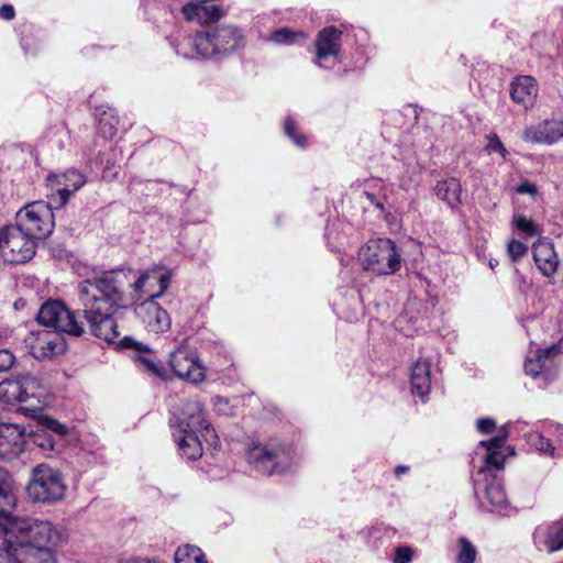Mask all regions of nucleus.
<instances>
[{
  "label": "nucleus",
  "mask_w": 563,
  "mask_h": 563,
  "mask_svg": "<svg viewBox=\"0 0 563 563\" xmlns=\"http://www.w3.org/2000/svg\"><path fill=\"white\" fill-rule=\"evenodd\" d=\"M169 365L177 377L191 384L201 383L206 377L205 367L188 345H180L170 352Z\"/></svg>",
  "instance_id": "17"
},
{
  "label": "nucleus",
  "mask_w": 563,
  "mask_h": 563,
  "mask_svg": "<svg viewBox=\"0 0 563 563\" xmlns=\"http://www.w3.org/2000/svg\"><path fill=\"white\" fill-rule=\"evenodd\" d=\"M151 280L158 284L159 290L157 292L145 291L148 294V298L136 307L135 312L150 332L163 333L170 329L172 321L168 312L156 302V299L168 289L170 274H158L156 269L147 271L141 274L133 284L134 290L136 292L144 291Z\"/></svg>",
  "instance_id": "6"
},
{
  "label": "nucleus",
  "mask_w": 563,
  "mask_h": 563,
  "mask_svg": "<svg viewBox=\"0 0 563 563\" xmlns=\"http://www.w3.org/2000/svg\"><path fill=\"white\" fill-rule=\"evenodd\" d=\"M15 504L11 477L5 470L0 468V529L12 519L11 511Z\"/></svg>",
  "instance_id": "27"
},
{
  "label": "nucleus",
  "mask_w": 563,
  "mask_h": 563,
  "mask_svg": "<svg viewBox=\"0 0 563 563\" xmlns=\"http://www.w3.org/2000/svg\"><path fill=\"white\" fill-rule=\"evenodd\" d=\"M514 225L527 236H534L540 233L538 225L532 220L523 216H516L514 218Z\"/></svg>",
  "instance_id": "35"
},
{
  "label": "nucleus",
  "mask_w": 563,
  "mask_h": 563,
  "mask_svg": "<svg viewBox=\"0 0 563 563\" xmlns=\"http://www.w3.org/2000/svg\"><path fill=\"white\" fill-rule=\"evenodd\" d=\"M523 139L534 144L552 145L563 139V120H545L528 126Z\"/></svg>",
  "instance_id": "20"
},
{
  "label": "nucleus",
  "mask_w": 563,
  "mask_h": 563,
  "mask_svg": "<svg viewBox=\"0 0 563 563\" xmlns=\"http://www.w3.org/2000/svg\"><path fill=\"white\" fill-rule=\"evenodd\" d=\"M211 0H194L185 4L181 9L187 21H197L201 25L210 24L220 20L224 11L217 4L210 3Z\"/></svg>",
  "instance_id": "21"
},
{
  "label": "nucleus",
  "mask_w": 563,
  "mask_h": 563,
  "mask_svg": "<svg viewBox=\"0 0 563 563\" xmlns=\"http://www.w3.org/2000/svg\"><path fill=\"white\" fill-rule=\"evenodd\" d=\"M533 541L539 550L554 553L563 549V519L551 525L539 526L533 532Z\"/></svg>",
  "instance_id": "22"
},
{
  "label": "nucleus",
  "mask_w": 563,
  "mask_h": 563,
  "mask_svg": "<svg viewBox=\"0 0 563 563\" xmlns=\"http://www.w3.org/2000/svg\"><path fill=\"white\" fill-rule=\"evenodd\" d=\"M155 563H161V562H158L157 560H155Z\"/></svg>",
  "instance_id": "54"
},
{
  "label": "nucleus",
  "mask_w": 563,
  "mask_h": 563,
  "mask_svg": "<svg viewBox=\"0 0 563 563\" xmlns=\"http://www.w3.org/2000/svg\"><path fill=\"white\" fill-rule=\"evenodd\" d=\"M511 99L526 109L533 106L538 96V84L531 76H519L511 82Z\"/></svg>",
  "instance_id": "25"
},
{
  "label": "nucleus",
  "mask_w": 563,
  "mask_h": 563,
  "mask_svg": "<svg viewBox=\"0 0 563 563\" xmlns=\"http://www.w3.org/2000/svg\"><path fill=\"white\" fill-rule=\"evenodd\" d=\"M53 208L55 203L49 200L27 203L16 212L15 224L36 241L45 239L54 229Z\"/></svg>",
  "instance_id": "12"
},
{
  "label": "nucleus",
  "mask_w": 563,
  "mask_h": 563,
  "mask_svg": "<svg viewBox=\"0 0 563 563\" xmlns=\"http://www.w3.org/2000/svg\"><path fill=\"white\" fill-rule=\"evenodd\" d=\"M244 37L234 26L222 25L196 34L192 48L197 56L209 58L220 54L231 53L243 45Z\"/></svg>",
  "instance_id": "9"
},
{
  "label": "nucleus",
  "mask_w": 563,
  "mask_h": 563,
  "mask_svg": "<svg viewBox=\"0 0 563 563\" xmlns=\"http://www.w3.org/2000/svg\"><path fill=\"white\" fill-rule=\"evenodd\" d=\"M558 352V347L552 345L544 350L537 351L532 356H528L525 362L526 373L544 383L551 382L556 375L555 356Z\"/></svg>",
  "instance_id": "18"
},
{
  "label": "nucleus",
  "mask_w": 563,
  "mask_h": 563,
  "mask_svg": "<svg viewBox=\"0 0 563 563\" xmlns=\"http://www.w3.org/2000/svg\"><path fill=\"white\" fill-rule=\"evenodd\" d=\"M119 563H155V560L141 556H130L126 559H121Z\"/></svg>",
  "instance_id": "49"
},
{
  "label": "nucleus",
  "mask_w": 563,
  "mask_h": 563,
  "mask_svg": "<svg viewBox=\"0 0 563 563\" xmlns=\"http://www.w3.org/2000/svg\"><path fill=\"white\" fill-rule=\"evenodd\" d=\"M395 475L396 476H401L402 474H406L407 472H409V466L407 465H398L395 467Z\"/></svg>",
  "instance_id": "51"
},
{
  "label": "nucleus",
  "mask_w": 563,
  "mask_h": 563,
  "mask_svg": "<svg viewBox=\"0 0 563 563\" xmlns=\"http://www.w3.org/2000/svg\"><path fill=\"white\" fill-rule=\"evenodd\" d=\"M121 346L128 349H134L136 351L135 360L143 367L144 371L161 377L166 378L167 372L164 365L156 361L153 352L150 347L143 343L136 342L131 336H124L121 341Z\"/></svg>",
  "instance_id": "23"
},
{
  "label": "nucleus",
  "mask_w": 563,
  "mask_h": 563,
  "mask_svg": "<svg viewBox=\"0 0 563 563\" xmlns=\"http://www.w3.org/2000/svg\"><path fill=\"white\" fill-rule=\"evenodd\" d=\"M32 441L36 446L42 449L44 452H51L55 448V440L51 434L46 433L45 431H37L32 437Z\"/></svg>",
  "instance_id": "38"
},
{
  "label": "nucleus",
  "mask_w": 563,
  "mask_h": 563,
  "mask_svg": "<svg viewBox=\"0 0 563 563\" xmlns=\"http://www.w3.org/2000/svg\"><path fill=\"white\" fill-rule=\"evenodd\" d=\"M25 428L16 423L0 422V457L13 459L24 451Z\"/></svg>",
  "instance_id": "19"
},
{
  "label": "nucleus",
  "mask_w": 563,
  "mask_h": 563,
  "mask_svg": "<svg viewBox=\"0 0 563 563\" xmlns=\"http://www.w3.org/2000/svg\"><path fill=\"white\" fill-rule=\"evenodd\" d=\"M461 191L462 187L456 178L438 181L435 186V195L451 208H456L461 205Z\"/></svg>",
  "instance_id": "28"
},
{
  "label": "nucleus",
  "mask_w": 563,
  "mask_h": 563,
  "mask_svg": "<svg viewBox=\"0 0 563 563\" xmlns=\"http://www.w3.org/2000/svg\"><path fill=\"white\" fill-rule=\"evenodd\" d=\"M175 49H176V53H177V54L184 55V56H186V57H187V56H189V54H188L187 52H184V51L179 49V47H178V46H175Z\"/></svg>",
  "instance_id": "52"
},
{
  "label": "nucleus",
  "mask_w": 563,
  "mask_h": 563,
  "mask_svg": "<svg viewBox=\"0 0 563 563\" xmlns=\"http://www.w3.org/2000/svg\"><path fill=\"white\" fill-rule=\"evenodd\" d=\"M68 136L67 129L60 124L56 125L48 132L49 141L53 142L57 147L63 148L65 146V140Z\"/></svg>",
  "instance_id": "40"
},
{
  "label": "nucleus",
  "mask_w": 563,
  "mask_h": 563,
  "mask_svg": "<svg viewBox=\"0 0 563 563\" xmlns=\"http://www.w3.org/2000/svg\"><path fill=\"white\" fill-rule=\"evenodd\" d=\"M40 324L52 328L59 334L66 333L73 336H81L85 333L84 323L78 321L75 311H71L60 300L44 302L36 317Z\"/></svg>",
  "instance_id": "13"
},
{
  "label": "nucleus",
  "mask_w": 563,
  "mask_h": 563,
  "mask_svg": "<svg viewBox=\"0 0 563 563\" xmlns=\"http://www.w3.org/2000/svg\"><path fill=\"white\" fill-rule=\"evenodd\" d=\"M365 271L377 275H391L401 267V253L390 239L371 240L358 253Z\"/></svg>",
  "instance_id": "8"
},
{
  "label": "nucleus",
  "mask_w": 563,
  "mask_h": 563,
  "mask_svg": "<svg viewBox=\"0 0 563 563\" xmlns=\"http://www.w3.org/2000/svg\"><path fill=\"white\" fill-rule=\"evenodd\" d=\"M487 151L489 153L498 152L503 157H506L507 151L505 146L503 145L500 139L494 134L489 137L488 144H487Z\"/></svg>",
  "instance_id": "45"
},
{
  "label": "nucleus",
  "mask_w": 563,
  "mask_h": 563,
  "mask_svg": "<svg viewBox=\"0 0 563 563\" xmlns=\"http://www.w3.org/2000/svg\"><path fill=\"white\" fill-rule=\"evenodd\" d=\"M528 443L537 451L554 456L555 446L543 433L534 431L527 435Z\"/></svg>",
  "instance_id": "33"
},
{
  "label": "nucleus",
  "mask_w": 563,
  "mask_h": 563,
  "mask_svg": "<svg viewBox=\"0 0 563 563\" xmlns=\"http://www.w3.org/2000/svg\"><path fill=\"white\" fill-rule=\"evenodd\" d=\"M342 31L336 26H327L317 34L313 63L323 69H331L341 62Z\"/></svg>",
  "instance_id": "16"
},
{
  "label": "nucleus",
  "mask_w": 563,
  "mask_h": 563,
  "mask_svg": "<svg viewBox=\"0 0 563 563\" xmlns=\"http://www.w3.org/2000/svg\"><path fill=\"white\" fill-rule=\"evenodd\" d=\"M308 35L301 31H294L288 27H282L274 31L271 35L272 42L278 45H292L296 43H303Z\"/></svg>",
  "instance_id": "31"
},
{
  "label": "nucleus",
  "mask_w": 563,
  "mask_h": 563,
  "mask_svg": "<svg viewBox=\"0 0 563 563\" xmlns=\"http://www.w3.org/2000/svg\"><path fill=\"white\" fill-rule=\"evenodd\" d=\"M507 438L508 432L503 428L496 437L481 441L477 448V451H483L484 464L474 478V493L481 507L487 511L500 510L507 505L505 489L494 474L504 467L501 450Z\"/></svg>",
  "instance_id": "4"
},
{
  "label": "nucleus",
  "mask_w": 563,
  "mask_h": 563,
  "mask_svg": "<svg viewBox=\"0 0 563 563\" xmlns=\"http://www.w3.org/2000/svg\"><path fill=\"white\" fill-rule=\"evenodd\" d=\"M533 260L543 276L551 277L555 274L559 266V256L552 242L537 241L533 244Z\"/></svg>",
  "instance_id": "24"
},
{
  "label": "nucleus",
  "mask_w": 563,
  "mask_h": 563,
  "mask_svg": "<svg viewBox=\"0 0 563 563\" xmlns=\"http://www.w3.org/2000/svg\"><path fill=\"white\" fill-rule=\"evenodd\" d=\"M85 184V176L76 169H68L60 174H49L46 177L47 198L52 203H55V208H62L68 202L70 196Z\"/></svg>",
  "instance_id": "15"
},
{
  "label": "nucleus",
  "mask_w": 563,
  "mask_h": 563,
  "mask_svg": "<svg viewBox=\"0 0 563 563\" xmlns=\"http://www.w3.org/2000/svg\"><path fill=\"white\" fill-rule=\"evenodd\" d=\"M412 550L409 547H398L395 550L394 563H410L412 560Z\"/></svg>",
  "instance_id": "43"
},
{
  "label": "nucleus",
  "mask_w": 563,
  "mask_h": 563,
  "mask_svg": "<svg viewBox=\"0 0 563 563\" xmlns=\"http://www.w3.org/2000/svg\"><path fill=\"white\" fill-rule=\"evenodd\" d=\"M29 354L35 360H46L63 354L67 344L64 336L48 329L32 330L24 338Z\"/></svg>",
  "instance_id": "14"
},
{
  "label": "nucleus",
  "mask_w": 563,
  "mask_h": 563,
  "mask_svg": "<svg viewBox=\"0 0 563 563\" xmlns=\"http://www.w3.org/2000/svg\"><path fill=\"white\" fill-rule=\"evenodd\" d=\"M496 427L495 420L492 418H479L476 421V429L479 433L489 434Z\"/></svg>",
  "instance_id": "44"
},
{
  "label": "nucleus",
  "mask_w": 563,
  "mask_h": 563,
  "mask_svg": "<svg viewBox=\"0 0 563 563\" xmlns=\"http://www.w3.org/2000/svg\"><path fill=\"white\" fill-rule=\"evenodd\" d=\"M411 391L413 395L424 399L431 389V365L426 360H418L411 366L410 375Z\"/></svg>",
  "instance_id": "26"
},
{
  "label": "nucleus",
  "mask_w": 563,
  "mask_h": 563,
  "mask_svg": "<svg viewBox=\"0 0 563 563\" xmlns=\"http://www.w3.org/2000/svg\"><path fill=\"white\" fill-rule=\"evenodd\" d=\"M26 492L35 503L52 504L64 498L66 485L58 470L38 464L32 470Z\"/></svg>",
  "instance_id": "10"
},
{
  "label": "nucleus",
  "mask_w": 563,
  "mask_h": 563,
  "mask_svg": "<svg viewBox=\"0 0 563 563\" xmlns=\"http://www.w3.org/2000/svg\"><path fill=\"white\" fill-rule=\"evenodd\" d=\"M37 241L16 224L0 229V257L9 264H24L32 260Z\"/></svg>",
  "instance_id": "11"
},
{
  "label": "nucleus",
  "mask_w": 563,
  "mask_h": 563,
  "mask_svg": "<svg viewBox=\"0 0 563 563\" xmlns=\"http://www.w3.org/2000/svg\"><path fill=\"white\" fill-rule=\"evenodd\" d=\"M284 132L297 146L305 147L307 145L306 136L297 131L296 123L291 118L285 120Z\"/></svg>",
  "instance_id": "34"
},
{
  "label": "nucleus",
  "mask_w": 563,
  "mask_h": 563,
  "mask_svg": "<svg viewBox=\"0 0 563 563\" xmlns=\"http://www.w3.org/2000/svg\"><path fill=\"white\" fill-rule=\"evenodd\" d=\"M56 563V558L52 550H38L34 553L24 554L22 563Z\"/></svg>",
  "instance_id": "36"
},
{
  "label": "nucleus",
  "mask_w": 563,
  "mask_h": 563,
  "mask_svg": "<svg viewBox=\"0 0 563 563\" xmlns=\"http://www.w3.org/2000/svg\"><path fill=\"white\" fill-rule=\"evenodd\" d=\"M78 298L90 332L107 342L119 338L114 314L125 308L123 283L115 273L80 282L77 286Z\"/></svg>",
  "instance_id": "1"
},
{
  "label": "nucleus",
  "mask_w": 563,
  "mask_h": 563,
  "mask_svg": "<svg viewBox=\"0 0 563 563\" xmlns=\"http://www.w3.org/2000/svg\"><path fill=\"white\" fill-rule=\"evenodd\" d=\"M0 18L10 21L14 18V8L11 4L0 7Z\"/></svg>",
  "instance_id": "47"
},
{
  "label": "nucleus",
  "mask_w": 563,
  "mask_h": 563,
  "mask_svg": "<svg viewBox=\"0 0 563 563\" xmlns=\"http://www.w3.org/2000/svg\"><path fill=\"white\" fill-rule=\"evenodd\" d=\"M294 457L291 445L277 438L253 439L246 450L249 464L264 475H278L287 472L294 464Z\"/></svg>",
  "instance_id": "7"
},
{
  "label": "nucleus",
  "mask_w": 563,
  "mask_h": 563,
  "mask_svg": "<svg viewBox=\"0 0 563 563\" xmlns=\"http://www.w3.org/2000/svg\"><path fill=\"white\" fill-rule=\"evenodd\" d=\"M119 118L114 110L108 109L99 114L98 119V133L106 140H111L115 136L118 131Z\"/></svg>",
  "instance_id": "29"
},
{
  "label": "nucleus",
  "mask_w": 563,
  "mask_h": 563,
  "mask_svg": "<svg viewBox=\"0 0 563 563\" xmlns=\"http://www.w3.org/2000/svg\"><path fill=\"white\" fill-rule=\"evenodd\" d=\"M0 400L5 405H20L22 410L35 415L48 405L49 393L40 378L25 373L0 383Z\"/></svg>",
  "instance_id": "5"
},
{
  "label": "nucleus",
  "mask_w": 563,
  "mask_h": 563,
  "mask_svg": "<svg viewBox=\"0 0 563 563\" xmlns=\"http://www.w3.org/2000/svg\"><path fill=\"white\" fill-rule=\"evenodd\" d=\"M42 424L47 431H52L57 435H64L67 432V428L64 424L49 417L43 418Z\"/></svg>",
  "instance_id": "41"
},
{
  "label": "nucleus",
  "mask_w": 563,
  "mask_h": 563,
  "mask_svg": "<svg viewBox=\"0 0 563 563\" xmlns=\"http://www.w3.org/2000/svg\"><path fill=\"white\" fill-rule=\"evenodd\" d=\"M527 251V245L518 240H510L507 244V252L512 262H518Z\"/></svg>",
  "instance_id": "39"
},
{
  "label": "nucleus",
  "mask_w": 563,
  "mask_h": 563,
  "mask_svg": "<svg viewBox=\"0 0 563 563\" xmlns=\"http://www.w3.org/2000/svg\"><path fill=\"white\" fill-rule=\"evenodd\" d=\"M15 363V356L9 350H0V373L8 372Z\"/></svg>",
  "instance_id": "42"
},
{
  "label": "nucleus",
  "mask_w": 563,
  "mask_h": 563,
  "mask_svg": "<svg viewBox=\"0 0 563 563\" xmlns=\"http://www.w3.org/2000/svg\"><path fill=\"white\" fill-rule=\"evenodd\" d=\"M175 563H208L202 550L196 545L179 547L174 555Z\"/></svg>",
  "instance_id": "30"
},
{
  "label": "nucleus",
  "mask_w": 563,
  "mask_h": 563,
  "mask_svg": "<svg viewBox=\"0 0 563 563\" xmlns=\"http://www.w3.org/2000/svg\"><path fill=\"white\" fill-rule=\"evenodd\" d=\"M60 542L62 533L52 522L12 517L0 529V563H22L24 554L51 550Z\"/></svg>",
  "instance_id": "2"
},
{
  "label": "nucleus",
  "mask_w": 563,
  "mask_h": 563,
  "mask_svg": "<svg viewBox=\"0 0 563 563\" xmlns=\"http://www.w3.org/2000/svg\"><path fill=\"white\" fill-rule=\"evenodd\" d=\"M228 405V401L223 397L214 398V407L218 411H224V407Z\"/></svg>",
  "instance_id": "50"
},
{
  "label": "nucleus",
  "mask_w": 563,
  "mask_h": 563,
  "mask_svg": "<svg viewBox=\"0 0 563 563\" xmlns=\"http://www.w3.org/2000/svg\"><path fill=\"white\" fill-rule=\"evenodd\" d=\"M121 155V153H118L115 150H110L108 153L104 154V158H101V163L106 164L103 169L104 177H115L118 174L115 162L118 159V156Z\"/></svg>",
  "instance_id": "37"
},
{
  "label": "nucleus",
  "mask_w": 563,
  "mask_h": 563,
  "mask_svg": "<svg viewBox=\"0 0 563 563\" xmlns=\"http://www.w3.org/2000/svg\"><path fill=\"white\" fill-rule=\"evenodd\" d=\"M496 265H497V261H495V262L490 261V262H489V266H490L492 268H494Z\"/></svg>",
  "instance_id": "53"
},
{
  "label": "nucleus",
  "mask_w": 563,
  "mask_h": 563,
  "mask_svg": "<svg viewBox=\"0 0 563 563\" xmlns=\"http://www.w3.org/2000/svg\"><path fill=\"white\" fill-rule=\"evenodd\" d=\"M477 550L475 545L465 537L457 540L456 563H475Z\"/></svg>",
  "instance_id": "32"
},
{
  "label": "nucleus",
  "mask_w": 563,
  "mask_h": 563,
  "mask_svg": "<svg viewBox=\"0 0 563 563\" xmlns=\"http://www.w3.org/2000/svg\"><path fill=\"white\" fill-rule=\"evenodd\" d=\"M517 191L519 194H529L533 196L537 194V187L530 183H523L518 186Z\"/></svg>",
  "instance_id": "48"
},
{
  "label": "nucleus",
  "mask_w": 563,
  "mask_h": 563,
  "mask_svg": "<svg viewBox=\"0 0 563 563\" xmlns=\"http://www.w3.org/2000/svg\"><path fill=\"white\" fill-rule=\"evenodd\" d=\"M169 424L172 437L183 459L196 461L201 457V439L213 448L219 444V438L207 421L205 410L198 400H185L179 413L170 419Z\"/></svg>",
  "instance_id": "3"
},
{
  "label": "nucleus",
  "mask_w": 563,
  "mask_h": 563,
  "mask_svg": "<svg viewBox=\"0 0 563 563\" xmlns=\"http://www.w3.org/2000/svg\"><path fill=\"white\" fill-rule=\"evenodd\" d=\"M547 433L555 438L558 448L563 451V426L562 424H550Z\"/></svg>",
  "instance_id": "46"
}]
</instances>
